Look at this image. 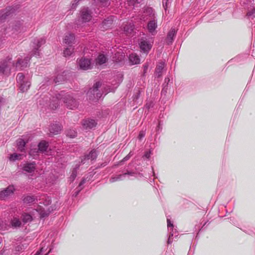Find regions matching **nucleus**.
Here are the masks:
<instances>
[{"instance_id":"nucleus-51","label":"nucleus","mask_w":255,"mask_h":255,"mask_svg":"<svg viewBox=\"0 0 255 255\" xmlns=\"http://www.w3.org/2000/svg\"><path fill=\"white\" fill-rule=\"evenodd\" d=\"M51 250H52L51 249H50V250H49V252H48V253L46 254L45 255H47V254L51 252Z\"/></svg>"},{"instance_id":"nucleus-7","label":"nucleus","mask_w":255,"mask_h":255,"mask_svg":"<svg viewBox=\"0 0 255 255\" xmlns=\"http://www.w3.org/2000/svg\"><path fill=\"white\" fill-rule=\"evenodd\" d=\"M101 86V83L100 82H96L93 86V87L90 89L87 92V95L90 98V99L93 98L98 99L101 97V95L98 93V89Z\"/></svg>"},{"instance_id":"nucleus-6","label":"nucleus","mask_w":255,"mask_h":255,"mask_svg":"<svg viewBox=\"0 0 255 255\" xmlns=\"http://www.w3.org/2000/svg\"><path fill=\"white\" fill-rule=\"evenodd\" d=\"M45 43V39L43 37L36 38L33 41V51H32L33 56H39V51L38 48Z\"/></svg>"},{"instance_id":"nucleus-4","label":"nucleus","mask_w":255,"mask_h":255,"mask_svg":"<svg viewBox=\"0 0 255 255\" xmlns=\"http://www.w3.org/2000/svg\"><path fill=\"white\" fill-rule=\"evenodd\" d=\"M16 79L19 91L22 93L26 92L31 85L29 79L26 77L22 73H18Z\"/></svg>"},{"instance_id":"nucleus-1","label":"nucleus","mask_w":255,"mask_h":255,"mask_svg":"<svg viewBox=\"0 0 255 255\" xmlns=\"http://www.w3.org/2000/svg\"><path fill=\"white\" fill-rule=\"evenodd\" d=\"M51 203L50 199L48 197L43 203L44 207L40 205L37 209H33L29 213L24 212L22 213L21 215L22 223L23 224L29 223L38 215H39L40 218H44L48 216L52 210V209H50V207H48Z\"/></svg>"},{"instance_id":"nucleus-48","label":"nucleus","mask_w":255,"mask_h":255,"mask_svg":"<svg viewBox=\"0 0 255 255\" xmlns=\"http://www.w3.org/2000/svg\"><path fill=\"white\" fill-rule=\"evenodd\" d=\"M163 6L165 9V10H166V9L167 8V7H168V3H167V1H166L165 3H164V2H163Z\"/></svg>"},{"instance_id":"nucleus-27","label":"nucleus","mask_w":255,"mask_h":255,"mask_svg":"<svg viewBox=\"0 0 255 255\" xmlns=\"http://www.w3.org/2000/svg\"><path fill=\"white\" fill-rule=\"evenodd\" d=\"M26 142L23 139L20 138L17 140V145L18 149L20 151L24 150V147L25 146Z\"/></svg>"},{"instance_id":"nucleus-33","label":"nucleus","mask_w":255,"mask_h":255,"mask_svg":"<svg viewBox=\"0 0 255 255\" xmlns=\"http://www.w3.org/2000/svg\"><path fill=\"white\" fill-rule=\"evenodd\" d=\"M133 29V24H131V23L126 25L124 26V30L125 32L129 33L132 32Z\"/></svg>"},{"instance_id":"nucleus-32","label":"nucleus","mask_w":255,"mask_h":255,"mask_svg":"<svg viewBox=\"0 0 255 255\" xmlns=\"http://www.w3.org/2000/svg\"><path fill=\"white\" fill-rule=\"evenodd\" d=\"M74 49L72 47L66 48L63 51V56L68 57L70 56L73 52Z\"/></svg>"},{"instance_id":"nucleus-5","label":"nucleus","mask_w":255,"mask_h":255,"mask_svg":"<svg viewBox=\"0 0 255 255\" xmlns=\"http://www.w3.org/2000/svg\"><path fill=\"white\" fill-rule=\"evenodd\" d=\"M153 42L151 38L148 39L141 38L139 43L141 51L146 54L148 53L152 46Z\"/></svg>"},{"instance_id":"nucleus-39","label":"nucleus","mask_w":255,"mask_h":255,"mask_svg":"<svg viewBox=\"0 0 255 255\" xmlns=\"http://www.w3.org/2000/svg\"><path fill=\"white\" fill-rule=\"evenodd\" d=\"M77 176V170L76 169H74L71 173V175L69 178L70 180L71 181H74V180L75 179L76 177Z\"/></svg>"},{"instance_id":"nucleus-53","label":"nucleus","mask_w":255,"mask_h":255,"mask_svg":"<svg viewBox=\"0 0 255 255\" xmlns=\"http://www.w3.org/2000/svg\"><path fill=\"white\" fill-rule=\"evenodd\" d=\"M32 154V151H30V154Z\"/></svg>"},{"instance_id":"nucleus-8","label":"nucleus","mask_w":255,"mask_h":255,"mask_svg":"<svg viewBox=\"0 0 255 255\" xmlns=\"http://www.w3.org/2000/svg\"><path fill=\"white\" fill-rule=\"evenodd\" d=\"M14 190V187L12 185H10L4 189L1 190L0 191V199H7L13 195Z\"/></svg>"},{"instance_id":"nucleus-41","label":"nucleus","mask_w":255,"mask_h":255,"mask_svg":"<svg viewBox=\"0 0 255 255\" xmlns=\"http://www.w3.org/2000/svg\"><path fill=\"white\" fill-rule=\"evenodd\" d=\"M99 1L103 6H108L110 4L109 0H99Z\"/></svg>"},{"instance_id":"nucleus-25","label":"nucleus","mask_w":255,"mask_h":255,"mask_svg":"<svg viewBox=\"0 0 255 255\" xmlns=\"http://www.w3.org/2000/svg\"><path fill=\"white\" fill-rule=\"evenodd\" d=\"M22 222L16 216L14 217L10 222L12 227L14 228L20 227L22 225Z\"/></svg>"},{"instance_id":"nucleus-19","label":"nucleus","mask_w":255,"mask_h":255,"mask_svg":"<svg viewBox=\"0 0 255 255\" xmlns=\"http://www.w3.org/2000/svg\"><path fill=\"white\" fill-rule=\"evenodd\" d=\"M164 66H165V63L164 62H161L157 65V66L155 69V76L156 77L159 78L161 76L162 73V71H163Z\"/></svg>"},{"instance_id":"nucleus-9","label":"nucleus","mask_w":255,"mask_h":255,"mask_svg":"<svg viewBox=\"0 0 255 255\" xmlns=\"http://www.w3.org/2000/svg\"><path fill=\"white\" fill-rule=\"evenodd\" d=\"M153 18H156L155 14L153 9L151 7L146 8L142 14L141 15L140 19L143 21L150 20Z\"/></svg>"},{"instance_id":"nucleus-52","label":"nucleus","mask_w":255,"mask_h":255,"mask_svg":"<svg viewBox=\"0 0 255 255\" xmlns=\"http://www.w3.org/2000/svg\"><path fill=\"white\" fill-rule=\"evenodd\" d=\"M146 107H147V108L149 109V106H148L147 105H146Z\"/></svg>"},{"instance_id":"nucleus-42","label":"nucleus","mask_w":255,"mask_h":255,"mask_svg":"<svg viewBox=\"0 0 255 255\" xmlns=\"http://www.w3.org/2000/svg\"><path fill=\"white\" fill-rule=\"evenodd\" d=\"M8 225L3 222L0 224V230H5L8 229Z\"/></svg>"},{"instance_id":"nucleus-35","label":"nucleus","mask_w":255,"mask_h":255,"mask_svg":"<svg viewBox=\"0 0 255 255\" xmlns=\"http://www.w3.org/2000/svg\"><path fill=\"white\" fill-rule=\"evenodd\" d=\"M67 135L71 138L75 137L77 135L76 131L74 129H70L67 131Z\"/></svg>"},{"instance_id":"nucleus-20","label":"nucleus","mask_w":255,"mask_h":255,"mask_svg":"<svg viewBox=\"0 0 255 255\" xmlns=\"http://www.w3.org/2000/svg\"><path fill=\"white\" fill-rule=\"evenodd\" d=\"M128 58L131 65L138 64L140 63V58L136 54L132 53L130 54Z\"/></svg>"},{"instance_id":"nucleus-47","label":"nucleus","mask_w":255,"mask_h":255,"mask_svg":"<svg viewBox=\"0 0 255 255\" xmlns=\"http://www.w3.org/2000/svg\"><path fill=\"white\" fill-rule=\"evenodd\" d=\"M150 154H151L150 151H146L145 152V153L143 155V157H144L146 158H149L150 157Z\"/></svg>"},{"instance_id":"nucleus-13","label":"nucleus","mask_w":255,"mask_h":255,"mask_svg":"<svg viewBox=\"0 0 255 255\" xmlns=\"http://www.w3.org/2000/svg\"><path fill=\"white\" fill-rule=\"evenodd\" d=\"M97 125V123L94 120H84L82 122L83 128L85 129H92L95 127Z\"/></svg>"},{"instance_id":"nucleus-2","label":"nucleus","mask_w":255,"mask_h":255,"mask_svg":"<svg viewBox=\"0 0 255 255\" xmlns=\"http://www.w3.org/2000/svg\"><path fill=\"white\" fill-rule=\"evenodd\" d=\"M30 58L26 57L24 59H18L14 63L11 58H8L0 62V75H9L12 70L20 69L27 66Z\"/></svg>"},{"instance_id":"nucleus-10","label":"nucleus","mask_w":255,"mask_h":255,"mask_svg":"<svg viewBox=\"0 0 255 255\" xmlns=\"http://www.w3.org/2000/svg\"><path fill=\"white\" fill-rule=\"evenodd\" d=\"M92 15L90 10L87 7L83 8L80 12V19L83 22H87L92 19Z\"/></svg>"},{"instance_id":"nucleus-46","label":"nucleus","mask_w":255,"mask_h":255,"mask_svg":"<svg viewBox=\"0 0 255 255\" xmlns=\"http://www.w3.org/2000/svg\"><path fill=\"white\" fill-rule=\"evenodd\" d=\"M132 155L131 153V152L130 151L128 155H127L123 160V161H125L129 159V158L131 157V156Z\"/></svg>"},{"instance_id":"nucleus-18","label":"nucleus","mask_w":255,"mask_h":255,"mask_svg":"<svg viewBox=\"0 0 255 255\" xmlns=\"http://www.w3.org/2000/svg\"><path fill=\"white\" fill-rule=\"evenodd\" d=\"M107 60L108 58L105 55L103 54H100L95 59V63L96 66H101L106 63Z\"/></svg>"},{"instance_id":"nucleus-17","label":"nucleus","mask_w":255,"mask_h":255,"mask_svg":"<svg viewBox=\"0 0 255 255\" xmlns=\"http://www.w3.org/2000/svg\"><path fill=\"white\" fill-rule=\"evenodd\" d=\"M125 57V54L123 52L122 49H118L115 53V56L113 57V60L117 62H121L124 59Z\"/></svg>"},{"instance_id":"nucleus-49","label":"nucleus","mask_w":255,"mask_h":255,"mask_svg":"<svg viewBox=\"0 0 255 255\" xmlns=\"http://www.w3.org/2000/svg\"><path fill=\"white\" fill-rule=\"evenodd\" d=\"M85 183V179H83L81 182L80 183L79 185V187H81L82 185H83L84 183Z\"/></svg>"},{"instance_id":"nucleus-12","label":"nucleus","mask_w":255,"mask_h":255,"mask_svg":"<svg viewBox=\"0 0 255 255\" xmlns=\"http://www.w3.org/2000/svg\"><path fill=\"white\" fill-rule=\"evenodd\" d=\"M157 27V19L155 18H153L149 20L147 25V28L149 33L152 35L156 33V29Z\"/></svg>"},{"instance_id":"nucleus-40","label":"nucleus","mask_w":255,"mask_h":255,"mask_svg":"<svg viewBox=\"0 0 255 255\" xmlns=\"http://www.w3.org/2000/svg\"><path fill=\"white\" fill-rule=\"evenodd\" d=\"M247 16L253 18L255 16V7L247 13Z\"/></svg>"},{"instance_id":"nucleus-26","label":"nucleus","mask_w":255,"mask_h":255,"mask_svg":"<svg viewBox=\"0 0 255 255\" xmlns=\"http://www.w3.org/2000/svg\"><path fill=\"white\" fill-rule=\"evenodd\" d=\"M176 34V30L174 28H172L168 33L167 37V41L168 44H170Z\"/></svg>"},{"instance_id":"nucleus-24","label":"nucleus","mask_w":255,"mask_h":255,"mask_svg":"<svg viewBox=\"0 0 255 255\" xmlns=\"http://www.w3.org/2000/svg\"><path fill=\"white\" fill-rule=\"evenodd\" d=\"M178 236V233L177 232L176 229H174V228L172 230H169V236L168 239L167 243L168 244H171L173 241L174 238H176V237Z\"/></svg>"},{"instance_id":"nucleus-54","label":"nucleus","mask_w":255,"mask_h":255,"mask_svg":"<svg viewBox=\"0 0 255 255\" xmlns=\"http://www.w3.org/2000/svg\"><path fill=\"white\" fill-rule=\"evenodd\" d=\"M159 127H160V125L159 124L158 126V128H159Z\"/></svg>"},{"instance_id":"nucleus-37","label":"nucleus","mask_w":255,"mask_h":255,"mask_svg":"<svg viewBox=\"0 0 255 255\" xmlns=\"http://www.w3.org/2000/svg\"><path fill=\"white\" fill-rule=\"evenodd\" d=\"M42 247L41 248L39 251L37 252L35 255H41L42 254L47 250V247L44 246V243L43 242L41 244Z\"/></svg>"},{"instance_id":"nucleus-15","label":"nucleus","mask_w":255,"mask_h":255,"mask_svg":"<svg viewBox=\"0 0 255 255\" xmlns=\"http://www.w3.org/2000/svg\"><path fill=\"white\" fill-rule=\"evenodd\" d=\"M22 169L26 172L32 173L35 169V163L34 162L31 163L26 162L23 164Z\"/></svg>"},{"instance_id":"nucleus-34","label":"nucleus","mask_w":255,"mask_h":255,"mask_svg":"<svg viewBox=\"0 0 255 255\" xmlns=\"http://www.w3.org/2000/svg\"><path fill=\"white\" fill-rule=\"evenodd\" d=\"M21 155V154H18L16 153H13L10 155L9 157V159L10 161H14L15 160L19 159H20Z\"/></svg>"},{"instance_id":"nucleus-43","label":"nucleus","mask_w":255,"mask_h":255,"mask_svg":"<svg viewBox=\"0 0 255 255\" xmlns=\"http://www.w3.org/2000/svg\"><path fill=\"white\" fill-rule=\"evenodd\" d=\"M11 251L10 250L3 249L0 252V255H9Z\"/></svg>"},{"instance_id":"nucleus-45","label":"nucleus","mask_w":255,"mask_h":255,"mask_svg":"<svg viewBox=\"0 0 255 255\" xmlns=\"http://www.w3.org/2000/svg\"><path fill=\"white\" fill-rule=\"evenodd\" d=\"M145 132L143 131H141L138 135V138L139 139H141L142 138H143L145 136Z\"/></svg>"},{"instance_id":"nucleus-22","label":"nucleus","mask_w":255,"mask_h":255,"mask_svg":"<svg viewBox=\"0 0 255 255\" xmlns=\"http://www.w3.org/2000/svg\"><path fill=\"white\" fill-rule=\"evenodd\" d=\"M113 21V20L112 17H108L103 21L101 28H103V30L107 29L111 26Z\"/></svg>"},{"instance_id":"nucleus-23","label":"nucleus","mask_w":255,"mask_h":255,"mask_svg":"<svg viewBox=\"0 0 255 255\" xmlns=\"http://www.w3.org/2000/svg\"><path fill=\"white\" fill-rule=\"evenodd\" d=\"M97 156V153L96 150H92L88 155L85 156L84 159H82L81 162L84 164L85 160L86 159H91V160H93L96 158Z\"/></svg>"},{"instance_id":"nucleus-3","label":"nucleus","mask_w":255,"mask_h":255,"mask_svg":"<svg viewBox=\"0 0 255 255\" xmlns=\"http://www.w3.org/2000/svg\"><path fill=\"white\" fill-rule=\"evenodd\" d=\"M56 98L58 101L62 100L65 106L69 109L74 110L78 107V104L77 101L70 93L61 91L56 95Z\"/></svg>"},{"instance_id":"nucleus-29","label":"nucleus","mask_w":255,"mask_h":255,"mask_svg":"<svg viewBox=\"0 0 255 255\" xmlns=\"http://www.w3.org/2000/svg\"><path fill=\"white\" fill-rule=\"evenodd\" d=\"M65 72H63L61 73H58L56 77L54 78V81L55 83H60L65 80L64 74Z\"/></svg>"},{"instance_id":"nucleus-31","label":"nucleus","mask_w":255,"mask_h":255,"mask_svg":"<svg viewBox=\"0 0 255 255\" xmlns=\"http://www.w3.org/2000/svg\"><path fill=\"white\" fill-rule=\"evenodd\" d=\"M35 200V198L33 196H27L25 197L23 200V202L26 204L33 203Z\"/></svg>"},{"instance_id":"nucleus-38","label":"nucleus","mask_w":255,"mask_h":255,"mask_svg":"<svg viewBox=\"0 0 255 255\" xmlns=\"http://www.w3.org/2000/svg\"><path fill=\"white\" fill-rule=\"evenodd\" d=\"M48 105L52 110H55L59 106V104L58 102H55L53 101Z\"/></svg>"},{"instance_id":"nucleus-50","label":"nucleus","mask_w":255,"mask_h":255,"mask_svg":"<svg viewBox=\"0 0 255 255\" xmlns=\"http://www.w3.org/2000/svg\"><path fill=\"white\" fill-rule=\"evenodd\" d=\"M17 249V251H19L20 249H22L21 247H19V246H18L16 247V249Z\"/></svg>"},{"instance_id":"nucleus-28","label":"nucleus","mask_w":255,"mask_h":255,"mask_svg":"<svg viewBox=\"0 0 255 255\" xmlns=\"http://www.w3.org/2000/svg\"><path fill=\"white\" fill-rule=\"evenodd\" d=\"M48 147V143L45 141H41L38 144V150L41 152L46 151Z\"/></svg>"},{"instance_id":"nucleus-44","label":"nucleus","mask_w":255,"mask_h":255,"mask_svg":"<svg viewBox=\"0 0 255 255\" xmlns=\"http://www.w3.org/2000/svg\"><path fill=\"white\" fill-rule=\"evenodd\" d=\"M167 227L169 230H172L174 228V226L169 219H167Z\"/></svg>"},{"instance_id":"nucleus-36","label":"nucleus","mask_w":255,"mask_h":255,"mask_svg":"<svg viewBox=\"0 0 255 255\" xmlns=\"http://www.w3.org/2000/svg\"><path fill=\"white\" fill-rule=\"evenodd\" d=\"M81 0H74L72 1L70 5L71 9L72 10L75 9L78 5L79 1Z\"/></svg>"},{"instance_id":"nucleus-16","label":"nucleus","mask_w":255,"mask_h":255,"mask_svg":"<svg viewBox=\"0 0 255 255\" xmlns=\"http://www.w3.org/2000/svg\"><path fill=\"white\" fill-rule=\"evenodd\" d=\"M75 40V35L71 33H66L63 38V42L66 44L70 45L73 43Z\"/></svg>"},{"instance_id":"nucleus-30","label":"nucleus","mask_w":255,"mask_h":255,"mask_svg":"<svg viewBox=\"0 0 255 255\" xmlns=\"http://www.w3.org/2000/svg\"><path fill=\"white\" fill-rule=\"evenodd\" d=\"M5 11L3 13L1 14V19L5 18L7 16L9 15L13 12V9L10 7L6 8Z\"/></svg>"},{"instance_id":"nucleus-55","label":"nucleus","mask_w":255,"mask_h":255,"mask_svg":"<svg viewBox=\"0 0 255 255\" xmlns=\"http://www.w3.org/2000/svg\"><path fill=\"white\" fill-rule=\"evenodd\" d=\"M41 101H39V102H40ZM42 104L41 103H40V105H41Z\"/></svg>"},{"instance_id":"nucleus-11","label":"nucleus","mask_w":255,"mask_h":255,"mask_svg":"<svg viewBox=\"0 0 255 255\" xmlns=\"http://www.w3.org/2000/svg\"><path fill=\"white\" fill-rule=\"evenodd\" d=\"M78 65L79 68L83 70H87L92 68L91 61L85 58H82L79 60L78 61Z\"/></svg>"},{"instance_id":"nucleus-21","label":"nucleus","mask_w":255,"mask_h":255,"mask_svg":"<svg viewBox=\"0 0 255 255\" xmlns=\"http://www.w3.org/2000/svg\"><path fill=\"white\" fill-rule=\"evenodd\" d=\"M61 127L57 124H53L50 126L49 130L50 133L53 134H57L59 133L61 130Z\"/></svg>"},{"instance_id":"nucleus-14","label":"nucleus","mask_w":255,"mask_h":255,"mask_svg":"<svg viewBox=\"0 0 255 255\" xmlns=\"http://www.w3.org/2000/svg\"><path fill=\"white\" fill-rule=\"evenodd\" d=\"M135 173L133 172L130 171H127V172L123 174H120L117 176H116L115 177H112L110 179V182L111 183H113L117 181L122 180L124 179V178L127 175H131L133 176L134 175Z\"/></svg>"}]
</instances>
